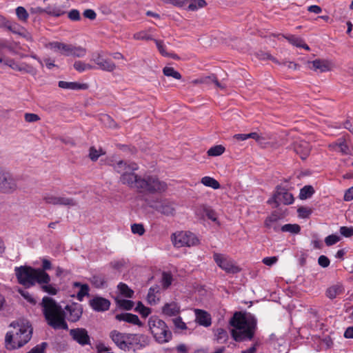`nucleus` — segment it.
I'll list each match as a JSON object with an SVG mask.
<instances>
[{"instance_id": "f03ea898", "label": "nucleus", "mask_w": 353, "mask_h": 353, "mask_svg": "<svg viewBox=\"0 0 353 353\" xmlns=\"http://www.w3.org/2000/svg\"><path fill=\"white\" fill-rule=\"evenodd\" d=\"M41 306L47 324L54 330H68L65 318L70 322L78 321L83 314V306L78 303L67 305L65 309L51 297H43Z\"/></svg>"}, {"instance_id": "c85d7f7f", "label": "nucleus", "mask_w": 353, "mask_h": 353, "mask_svg": "<svg viewBox=\"0 0 353 353\" xmlns=\"http://www.w3.org/2000/svg\"><path fill=\"white\" fill-rule=\"evenodd\" d=\"M285 38L291 44H292L296 47L303 48L307 50H310L309 46L306 43H305L304 41L301 38H300L299 37H296L293 34H288V35L285 36Z\"/></svg>"}, {"instance_id": "052dcab7", "label": "nucleus", "mask_w": 353, "mask_h": 353, "mask_svg": "<svg viewBox=\"0 0 353 353\" xmlns=\"http://www.w3.org/2000/svg\"><path fill=\"white\" fill-rule=\"evenodd\" d=\"M206 218L219 225V222L218 218H217V214L211 207L210 208V209L206 214L205 219Z\"/></svg>"}, {"instance_id": "ddd939ff", "label": "nucleus", "mask_w": 353, "mask_h": 353, "mask_svg": "<svg viewBox=\"0 0 353 353\" xmlns=\"http://www.w3.org/2000/svg\"><path fill=\"white\" fill-rule=\"evenodd\" d=\"M272 200L278 206L280 203L290 205L294 203V199L293 194L285 188L277 185L273 194Z\"/></svg>"}, {"instance_id": "de8ad7c7", "label": "nucleus", "mask_w": 353, "mask_h": 353, "mask_svg": "<svg viewBox=\"0 0 353 353\" xmlns=\"http://www.w3.org/2000/svg\"><path fill=\"white\" fill-rule=\"evenodd\" d=\"M117 305L126 310H130L134 306V302L126 299H117Z\"/></svg>"}, {"instance_id": "423d86ee", "label": "nucleus", "mask_w": 353, "mask_h": 353, "mask_svg": "<svg viewBox=\"0 0 353 353\" xmlns=\"http://www.w3.org/2000/svg\"><path fill=\"white\" fill-rule=\"evenodd\" d=\"M14 272L18 283L26 288L34 285L36 283L41 284L50 281V275L46 272L40 270V268L21 265L15 267Z\"/></svg>"}, {"instance_id": "6ab92c4d", "label": "nucleus", "mask_w": 353, "mask_h": 353, "mask_svg": "<svg viewBox=\"0 0 353 353\" xmlns=\"http://www.w3.org/2000/svg\"><path fill=\"white\" fill-rule=\"evenodd\" d=\"M293 150L301 159L304 160L310 154L311 146L310 143L306 141H296L293 143Z\"/></svg>"}, {"instance_id": "39448f33", "label": "nucleus", "mask_w": 353, "mask_h": 353, "mask_svg": "<svg viewBox=\"0 0 353 353\" xmlns=\"http://www.w3.org/2000/svg\"><path fill=\"white\" fill-rule=\"evenodd\" d=\"M109 336L118 348L128 353L134 352V347L141 349L148 344V337L143 334L124 333L114 330L110 332Z\"/></svg>"}, {"instance_id": "ea45409f", "label": "nucleus", "mask_w": 353, "mask_h": 353, "mask_svg": "<svg viewBox=\"0 0 353 353\" xmlns=\"http://www.w3.org/2000/svg\"><path fill=\"white\" fill-rule=\"evenodd\" d=\"M163 73L165 76L173 77L175 79H181V74L175 70L172 67H165L163 69Z\"/></svg>"}, {"instance_id": "c9c22d12", "label": "nucleus", "mask_w": 353, "mask_h": 353, "mask_svg": "<svg viewBox=\"0 0 353 353\" xmlns=\"http://www.w3.org/2000/svg\"><path fill=\"white\" fill-rule=\"evenodd\" d=\"M281 230L283 232H290L292 234H298L301 231V227L298 224H285L281 228Z\"/></svg>"}, {"instance_id": "338daca9", "label": "nucleus", "mask_w": 353, "mask_h": 353, "mask_svg": "<svg viewBox=\"0 0 353 353\" xmlns=\"http://www.w3.org/2000/svg\"><path fill=\"white\" fill-rule=\"evenodd\" d=\"M83 15L84 17L88 18V19H89L90 20H94L97 17L96 12L93 10H92V9H87V10H85L83 12Z\"/></svg>"}, {"instance_id": "412c9836", "label": "nucleus", "mask_w": 353, "mask_h": 353, "mask_svg": "<svg viewBox=\"0 0 353 353\" xmlns=\"http://www.w3.org/2000/svg\"><path fill=\"white\" fill-rule=\"evenodd\" d=\"M281 219V215L279 212L274 211L269 216H268L265 221L264 225L268 229H273L276 232L281 230L279 225V221Z\"/></svg>"}, {"instance_id": "393cba45", "label": "nucleus", "mask_w": 353, "mask_h": 353, "mask_svg": "<svg viewBox=\"0 0 353 353\" xmlns=\"http://www.w3.org/2000/svg\"><path fill=\"white\" fill-rule=\"evenodd\" d=\"M345 291L344 287L341 283H336L330 286L325 292V295L330 299H335L337 296L343 294Z\"/></svg>"}, {"instance_id": "4d7b16f0", "label": "nucleus", "mask_w": 353, "mask_h": 353, "mask_svg": "<svg viewBox=\"0 0 353 353\" xmlns=\"http://www.w3.org/2000/svg\"><path fill=\"white\" fill-rule=\"evenodd\" d=\"M172 322L176 328H179L181 330L187 329L186 324L183 321L182 318L180 316H177L176 318L173 319Z\"/></svg>"}, {"instance_id": "37998d69", "label": "nucleus", "mask_w": 353, "mask_h": 353, "mask_svg": "<svg viewBox=\"0 0 353 353\" xmlns=\"http://www.w3.org/2000/svg\"><path fill=\"white\" fill-rule=\"evenodd\" d=\"M9 31L14 33V34H21V31L23 28L17 23L9 21L6 28Z\"/></svg>"}, {"instance_id": "20e7f679", "label": "nucleus", "mask_w": 353, "mask_h": 353, "mask_svg": "<svg viewBox=\"0 0 353 353\" xmlns=\"http://www.w3.org/2000/svg\"><path fill=\"white\" fill-rule=\"evenodd\" d=\"M12 330L7 332L5 347L8 350L19 349L28 343L32 335L33 329L29 322L13 321L10 324Z\"/></svg>"}, {"instance_id": "a878e982", "label": "nucleus", "mask_w": 353, "mask_h": 353, "mask_svg": "<svg viewBox=\"0 0 353 353\" xmlns=\"http://www.w3.org/2000/svg\"><path fill=\"white\" fill-rule=\"evenodd\" d=\"M312 68L321 72H325L331 70V63L327 60L315 59L312 62Z\"/></svg>"}, {"instance_id": "b1692460", "label": "nucleus", "mask_w": 353, "mask_h": 353, "mask_svg": "<svg viewBox=\"0 0 353 353\" xmlns=\"http://www.w3.org/2000/svg\"><path fill=\"white\" fill-rule=\"evenodd\" d=\"M180 311V306L176 302L167 303L162 307V313L168 316H176Z\"/></svg>"}, {"instance_id": "49530a36", "label": "nucleus", "mask_w": 353, "mask_h": 353, "mask_svg": "<svg viewBox=\"0 0 353 353\" xmlns=\"http://www.w3.org/2000/svg\"><path fill=\"white\" fill-rule=\"evenodd\" d=\"M91 282L97 288H103L105 283V279L99 275H94L91 279Z\"/></svg>"}, {"instance_id": "1a4fd4ad", "label": "nucleus", "mask_w": 353, "mask_h": 353, "mask_svg": "<svg viewBox=\"0 0 353 353\" xmlns=\"http://www.w3.org/2000/svg\"><path fill=\"white\" fill-rule=\"evenodd\" d=\"M172 241L174 246L177 248L183 246L190 247L196 245L199 242V239L192 232L181 231L174 234Z\"/></svg>"}, {"instance_id": "4c0bfd02", "label": "nucleus", "mask_w": 353, "mask_h": 353, "mask_svg": "<svg viewBox=\"0 0 353 353\" xmlns=\"http://www.w3.org/2000/svg\"><path fill=\"white\" fill-rule=\"evenodd\" d=\"M118 289L121 295L127 298H132L134 294V291L131 290L128 285L123 283H120L118 285Z\"/></svg>"}, {"instance_id": "58836bf2", "label": "nucleus", "mask_w": 353, "mask_h": 353, "mask_svg": "<svg viewBox=\"0 0 353 353\" xmlns=\"http://www.w3.org/2000/svg\"><path fill=\"white\" fill-rule=\"evenodd\" d=\"M172 275L169 272H163L162 273L161 284L164 289L168 288L172 282Z\"/></svg>"}, {"instance_id": "69168bd1", "label": "nucleus", "mask_w": 353, "mask_h": 353, "mask_svg": "<svg viewBox=\"0 0 353 353\" xmlns=\"http://www.w3.org/2000/svg\"><path fill=\"white\" fill-rule=\"evenodd\" d=\"M277 261H278L277 256H270V257L263 258L262 260V262L268 266H271V265H274V263H276L277 262Z\"/></svg>"}, {"instance_id": "4468645a", "label": "nucleus", "mask_w": 353, "mask_h": 353, "mask_svg": "<svg viewBox=\"0 0 353 353\" xmlns=\"http://www.w3.org/2000/svg\"><path fill=\"white\" fill-rule=\"evenodd\" d=\"M90 61L96 64V69L112 72L116 68L115 63L111 59L104 58L101 52L93 53Z\"/></svg>"}, {"instance_id": "c03bdc74", "label": "nucleus", "mask_w": 353, "mask_h": 353, "mask_svg": "<svg viewBox=\"0 0 353 353\" xmlns=\"http://www.w3.org/2000/svg\"><path fill=\"white\" fill-rule=\"evenodd\" d=\"M105 152H103L101 149L97 150L94 147H90L89 150V157L92 161H97L99 157L104 154Z\"/></svg>"}, {"instance_id": "6e6552de", "label": "nucleus", "mask_w": 353, "mask_h": 353, "mask_svg": "<svg viewBox=\"0 0 353 353\" xmlns=\"http://www.w3.org/2000/svg\"><path fill=\"white\" fill-rule=\"evenodd\" d=\"M47 6L45 12L53 17H60L65 13V10L69 7L68 0H44Z\"/></svg>"}, {"instance_id": "f704fd0d", "label": "nucleus", "mask_w": 353, "mask_h": 353, "mask_svg": "<svg viewBox=\"0 0 353 353\" xmlns=\"http://www.w3.org/2000/svg\"><path fill=\"white\" fill-rule=\"evenodd\" d=\"M314 193V190L311 185H305L300 190L299 198L302 200L311 197Z\"/></svg>"}, {"instance_id": "a18cd8bd", "label": "nucleus", "mask_w": 353, "mask_h": 353, "mask_svg": "<svg viewBox=\"0 0 353 353\" xmlns=\"http://www.w3.org/2000/svg\"><path fill=\"white\" fill-rule=\"evenodd\" d=\"M337 152H340L342 154H347L349 153L350 150L349 147L343 138L338 139V150Z\"/></svg>"}, {"instance_id": "5fc2aeb1", "label": "nucleus", "mask_w": 353, "mask_h": 353, "mask_svg": "<svg viewBox=\"0 0 353 353\" xmlns=\"http://www.w3.org/2000/svg\"><path fill=\"white\" fill-rule=\"evenodd\" d=\"M133 38L136 40H150L152 37L145 31H141L134 34Z\"/></svg>"}, {"instance_id": "0e129e2a", "label": "nucleus", "mask_w": 353, "mask_h": 353, "mask_svg": "<svg viewBox=\"0 0 353 353\" xmlns=\"http://www.w3.org/2000/svg\"><path fill=\"white\" fill-rule=\"evenodd\" d=\"M18 292L29 303H34L35 301L30 293L27 291H25L22 289H19Z\"/></svg>"}, {"instance_id": "f257e3e1", "label": "nucleus", "mask_w": 353, "mask_h": 353, "mask_svg": "<svg viewBox=\"0 0 353 353\" xmlns=\"http://www.w3.org/2000/svg\"><path fill=\"white\" fill-rule=\"evenodd\" d=\"M138 169L139 166L134 162L120 161L114 165L116 172L121 174V182L131 188L136 189L140 193L161 194L167 190V183L161 181L157 176L150 174L139 176L134 173Z\"/></svg>"}, {"instance_id": "bb28decb", "label": "nucleus", "mask_w": 353, "mask_h": 353, "mask_svg": "<svg viewBox=\"0 0 353 353\" xmlns=\"http://www.w3.org/2000/svg\"><path fill=\"white\" fill-rule=\"evenodd\" d=\"M59 87L63 89L72 90H86L88 85L86 83H80L78 82H68L64 81H59Z\"/></svg>"}, {"instance_id": "7c9ffc66", "label": "nucleus", "mask_w": 353, "mask_h": 353, "mask_svg": "<svg viewBox=\"0 0 353 353\" xmlns=\"http://www.w3.org/2000/svg\"><path fill=\"white\" fill-rule=\"evenodd\" d=\"M210 208V206L205 204L196 206L194 209V214L196 217L201 221H205L206 214Z\"/></svg>"}, {"instance_id": "6e6d98bb", "label": "nucleus", "mask_w": 353, "mask_h": 353, "mask_svg": "<svg viewBox=\"0 0 353 353\" xmlns=\"http://www.w3.org/2000/svg\"><path fill=\"white\" fill-rule=\"evenodd\" d=\"M68 18L73 21H78L81 19L80 12L78 10L72 9L68 14Z\"/></svg>"}, {"instance_id": "a211bd4d", "label": "nucleus", "mask_w": 353, "mask_h": 353, "mask_svg": "<svg viewBox=\"0 0 353 353\" xmlns=\"http://www.w3.org/2000/svg\"><path fill=\"white\" fill-rule=\"evenodd\" d=\"M5 65L17 71L28 73L30 74H36V70L32 65L26 63H17L12 59H7V61L5 62Z\"/></svg>"}, {"instance_id": "c756f323", "label": "nucleus", "mask_w": 353, "mask_h": 353, "mask_svg": "<svg viewBox=\"0 0 353 353\" xmlns=\"http://www.w3.org/2000/svg\"><path fill=\"white\" fill-rule=\"evenodd\" d=\"M73 67L79 73H82L87 70H96V65L82 61H74Z\"/></svg>"}, {"instance_id": "2f4dec72", "label": "nucleus", "mask_w": 353, "mask_h": 353, "mask_svg": "<svg viewBox=\"0 0 353 353\" xmlns=\"http://www.w3.org/2000/svg\"><path fill=\"white\" fill-rule=\"evenodd\" d=\"M74 286L80 288V290L77 294V299L79 301H82L84 296L89 295L90 288L88 284H81L79 282H74Z\"/></svg>"}, {"instance_id": "f3484780", "label": "nucleus", "mask_w": 353, "mask_h": 353, "mask_svg": "<svg viewBox=\"0 0 353 353\" xmlns=\"http://www.w3.org/2000/svg\"><path fill=\"white\" fill-rule=\"evenodd\" d=\"M150 207L165 216L173 215L174 212L172 203L168 200L157 201L155 203L151 204Z\"/></svg>"}, {"instance_id": "79ce46f5", "label": "nucleus", "mask_w": 353, "mask_h": 353, "mask_svg": "<svg viewBox=\"0 0 353 353\" xmlns=\"http://www.w3.org/2000/svg\"><path fill=\"white\" fill-rule=\"evenodd\" d=\"M135 311L139 312L142 317H147L151 313V309L145 307L141 301H139L135 307Z\"/></svg>"}, {"instance_id": "3c124183", "label": "nucleus", "mask_w": 353, "mask_h": 353, "mask_svg": "<svg viewBox=\"0 0 353 353\" xmlns=\"http://www.w3.org/2000/svg\"><path fill=\"white\" fill-rule=\"evenodd\" d=\"M339 231L341 234L344 237L350 238L353 236V226H341Z\"/></svg>"}, {"instance_id": "9d476101", "label": "nucleus", "mask_w": 353, "mask_h": 353, "mask_svg": "<svg viewBox=\"0 0 353 353\" xmlns=\"http://www.w3.org/2000/svg\"><path fill=\"white\" fill-rule=\"evenodd\" d=\"M17 188V179L10 172L0 168V192L12 193Z\"/></svg>"}, {"instance_id": "e433bc0d", "label": "nucleus", "mask_w": 353, "mask_h": 353, "mask_svg": "<svg viewBox=\"0 0 353 353\" xmlns=\"http://www.w3.org/2000/svg\"><path fill=\"white\" fill-rule=\"evenodd\" d=\"M225 148L222 145H216L210 148L207 154L210 157H218L224 153Z\"/></svg>"}, {"instance_id": "aec40b11", "label": "nucleus", "mask_w": 353, "mask_h": 353, "mask_svg": "<svg viewBox=\"0 0 353 353\" xmlns=\"http://www.w3.org/2000/svg\"><path fill=\"white\" fill-rule=\"evenodd\" d=\"M72 44H68L59 41L50 42L48 47L55 52H59L62 55L68 57L71 54Z\"/></svg>"}, {"instance_id": "7ed1b4c3", "label": "nucleus", "mask_w": 353, "mask_h": 353, "mask_svg": "<svg viewBox=\"0 0 353 353\" xmlns=\"http://www.w3.org/2000/svg\"><path fill=\"white\" fill-rule=\"evenodd\" d=\"M230 325L234 328L232 336L236 342L252 340L257 327V321L250 313L235 312L230 320Z\"/></svg>"}, {"instance_id": "f8f14e48", "label": "nucleus", "mask_w": 353, "mask_h": 353, "mask_svg": "<svg viewBox=\"0 0 353 353\" xmlns=\"http://www.w3.org/2000/svg\"><path fill=\"white\" fill-rule=\"evenodd\" d=\"M43 200L46 204L53 205L74 206V199L63 196H57L52 192H46L43 195Z\"/></svg>"}, {"instance_id": "9b49d317", "label": "nucleus", "mask_w": 353, "mask_h": 353, "mask_svg": "<svg viewBox=\"0 0 353 353\" xmlns=\"http://www.w3.org/2000/svg\"><path fill=\"white\" fill-rule=\"evenodd\" d=\"M213 259L216 265L227 273H238L241 271V269L235 265L233 261L228 256L219 254L214 253Z\"/></svg>"}, {"instance_id": "09e8293b", "label": "nucleus", "mask_w": 353, "mask_h": 353, "mask_svg": "<svg viewBox=\"0 0 353 353\" xmlns=\"http://www.w3.org/2000/svg\"><path fill=\"white\" fill-rule=\"evenodd\" d=\"M41 289L42 291L48 293L50 295H56L57 294L58 290L54 287L52 284L48 283H41Z\"/></svg>"}, {"instance_id": "0eeeda50", "label": "nucleus", "mask_w": 353, "mask_h": 353, "mask_svg": "<svg viewBox=\"0 0 353 353\" xmlns=\"http://www.w3.org/2000/svg\"><path fill=\"white\" fill-rule=\"evenodd\" d=\"M149 329L159 343H165L172 339V332L166 323L157 316H152L148 319Z\"/></svg>"}, {"instance_id": "bf43d9fd", "label": "nucleus", "mask_w": 353, "mask_h": 353, "mask_svg": "<svg viewBox=\"0 0 353 353\" xmlns=\"http://www.w3.org/2000/svg\"><path fill=\"white\" fill-rule=\"evenodd\" d=\"M24 119L28 123H33L40 120L38 114L34 113H26L24 114Z\"/></svg>"}, {"instance_id": "a19ab883", "label": "nucleus", "mask_w": 353, "mask_h": 353, "mask_svg": "<svg viewBox=\"0 0 353 353\" xmlns=\"http://www.w3.org/2000/svg\"><path fill=\"white\" fill-rule=\"evenodd\" d=\"M16 14L18 19L21 22H26L29 17L27 10L22 6L16 8Z\"/></svg>"}, {"instance_id": "680f3d73", "label": "nucleus", "mask_w": 353, "mask_h": 353, "mask_svg": "<svg viewBox=\"0 0 353 353\" xmlns=\"http://www.w3.org/2000/svg\"><path fill=\"white\" fill-rule=\"evenodd\" d=\"M155 41V43L157 45V47L159 51V52L163 55V56H168V53L165 52V46L164 45V43L163 41H161V40H157L155 39L154 40Z\"/></svg>"}, {"instance_id": "473e14b6", "label": "nucleus", "mask_w": 353, "mask_h": 353, "mask_svg": "<svg viewBox=\"0 0 353 353\" xmlns=\"http://www.w3.org/2000/svg\"><path fill=\"white\" fill-rule=\"evenodd\" d=\"M71 54L70 56L78 57V58H82L84 57L86 55L87 50L86 48L82 47V46H77L72 45L71 46Z\"/></svg>"}, {"instance_id": "dca6fc26", "label": "nucleus", "mask_w": 353, "mask_h": 353, "mask_svg": "<svg viewBox=\"0 0 353 353\" xmlns=\"http://www.w3.org/2000/svg\"><path fill=\"white\" fill-rule=\"evenodd\" d=\"M70 335L74 341L82 346L90 344V336L85 328L71 329Z\"/></svg>"}, {"instance_id": "13d9d810", "label": "nucleus", "mask_w": 353, "mask_h": 353, "mask_svg": "<svg viewBox=\"0 0 353 353\" xmlns=\"http://www.w3.org/2000/svg\"><path fill=\"white\" fill-rule=\"evenodd\" d=\"M297 212L302 218H307L312 213L311 209L303 206L299 208Z\"/></svg>"}, {"instance_id": "4be33fe9", "label": "nucleus", "mask_w": 353, "mask_h": 353, "mask_svg": "<svg viewBox=\"0 0 353 353\" xmlns=\"http://www.w3.org/2000/svg\"><path fill=\"white\" fill-rule=\"evenodd\" d=\"M194 312L196 316V322L198 324L204 327H209L211 325L212 319L209 313L200 309H195Z\"/></svg>"}, {"instance_id": "774afa93", "label": "nucleus", "mask_w": 353, "mask_h": 353, "mask_svg": "<svg viewBox=\"0 0 353 353\" xmlns=\"http://www.w3.org/2000/svg\"><path fill=\"white\" fill-rule=\"evenodd\" d=\"M343 199L345 201H350L353 200V186L345 191Z\"/></svg>"}, {"instance_id": "8fccbe9b", "label": "nucleus", "mask_w": 353, "mask_h": 353, "mask_svg": "<svg viewBox=\"0 0 353 353\" xmlns=\"http://www.w3.org/2000/svg\"><path fill=\"white\" fill-rule=\"evenodd\" d=\"M131 230L133 234H137L140 236L143 235L145 230L143 225L141 223H134L131 225Z\"/></svg>"}, {"instance_id": "2eb2a0df", "label": "nucleus", "mask_w": 353, "mask_h": 353, "mask_svg": "<svg viewBox=\"0 0 353 353\" xmlns=\"http://www.w3.org/2000/svg\"><path fill=\"white\" fill-rule=\"evenodd\" d=\"M110 300L102 296H95L89 301L90 307L95 312H103L110 307Z\"/></svg>"}, {"instance_id": "e2e57ef3", "label": "nucleus", "mask_w": 353, "mask_h": 353, "mask_svg": "<svg viewBox=\"0 0 353 353\" xmlns=\"http://www.w3.org/2000/svg\"><path fill=\"white\" fill-rule=\"evenodd\" d=\"M318 263L322 268H327L330 264V259L325 255H321L318 259Z\"/></svg>"}, {"instance_id": "603ef678", "label": "nucleus", "mask_w": 353, "mask_h": 353, "mask_svg": "<svg viewBox=\"0 0 353 353\" xmlns=\"http://www.w3.org/2000/svg\"><path fill=\"white\" fill-rule=\"evenodd\" d=\"M340 237L336 234H330L325 237V243L326 245L331 246L336 243H338L340 241Z\"/></svg>"}, {"instance_id": "5701e85b", "label": "nucleus", "mask_w": 353, "mask_h": 353, "mask_svg": "<svg viewBox=\"0 0 353 353\" xmlns=\"http://www.w3.org/2000/svg\"><path fill=\"white\" fill-rule=\"evenodd\" d=\"M115 319L119 321H125L138 326L142 325V323L139 320L138 316L131 313L117 314L115 316Z\"/></svg>"}, {"instance_id": "cd10ccee", "label": "nucleus", "mask_w": 353, "mask_h": 353, "mask_svg": "<svg viewBox=\"0 0 353 353\" xmlns=\"http://www.w3.org/2000/svg\"><path fill=\"white\" fill-rule=\"evenodd\" d=\"M184 1L185 6L188 5L187 10L190 11H196L207 6L205 0H184Z\"/></svg>"}, {"instance_id": "72a5a7b5", "label": "nucleus", "mask_w": 353, "mask_h": 353, "mask_svg": "<svg viewBox=\"0 0 353 353\" xmlns=\"http://www.w3.org/2000/svg\"><path fill=\"white\" fill-rule=\"evenodd\" d=\"M201 182L205 186L210 187L214 190L219 189L220 188L219 183L216 179L210 176L203 177Z\"/></svg>"}, {"instance_id": "864d4df0", "label": "nucleus", "mask_w": 353, "mask_h": 353, "mask_svg": "<svg viewBox=\"0 0 353 353\" xmlns=\"http://www.w3.org/2000/svg\"><path fill=\"white\" fill-rule=\"evenodd\" d=\"M164 4L172 5L177 8H184L185 1L184 0H161Z\"/></svg>"}]
</instances>
